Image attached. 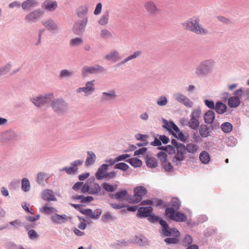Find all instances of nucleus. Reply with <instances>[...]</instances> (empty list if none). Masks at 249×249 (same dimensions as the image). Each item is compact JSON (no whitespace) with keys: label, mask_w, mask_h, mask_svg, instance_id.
<instances>
[{"label":"nucleus","mask_w":249,"mask_h":249,"mask_svg":"<svg viewBox=\"0 0 249 249\" xmlns=\"http://www.w3.org/2000/svg\"><path fill=\"white\" fill-rule=\"evenodd\" d=\"M184 29L193 32L197 35H206L209 31L199 23L198 18L195 17L189 19L182 23Z\"/></svg>","instance_id":"1"},{"label":"nucleus","mask_w":249,"mask_h":249,"mask_svg":"<svg viewBox=\"0 0 249 249\" xmlns=\"http://www.w3.org/2000/svg\"><path fill=\"white\" fill-rule=\"evenodd\" d=\"M215 64V61L213 59H207L202 61L196 69V75L197 76L204 77L212 73Z\"/></svg>","instance_id":"2"},{"label":"nucleus","mask_w":249,"mask_h":249,"mask_svg":"<svg viewBox=\"0 0 249 249\" xmlns=\"http://www.w3.org/2000/svg\"><path fill=\"white\" fill-rule=\"evenodd\" d=\"M53 98V94L47 93L34 95L30 98V101L37 107H41L49 104Z\"/></svg>","instance_id":"3"},{"label":"nucleus","mask_w":249,"mask_h":249,"mask_svg":"<svg viewBox=\"0 0 249 249\" xmlns=\"http://www.w3.org/2000/svg\"><path fill=\"white\" fill-rule=\"evenodd\" d=\"M201 114V110L200 108H196L192 110L190 114V120L186 121L188 126L192 129L196 130L199 126V119Z\"/></svg>","instance_id":"4"},{"label":"nucleus","mask_w":249,"mask_h":249,"mask_svg":"<svg viewBox=\"0 0 249 249\" xmlns=\"http://www.w3.org/2000/svg\"><path fill=\"white\" fill-rule=\"evenodd\" d=\"M51 101V107L57 114L61 115L66 112L68 105L64 99L62 98L53 99Z\"/></svg>","instance_id":"5"},{"label":"nucleus","mask_w":249,"mask_h":249,"mask_svg":"<svg viewBox=\"0 0 249 249\" xmlns=\"http://www.w3.org/2000/svg\"><path fill=\"white\" fill-rule=\"evenodd\" d=\"M177 152L173 159V162L177 166L180 165L186 159V152H185L184 144L177 145Z\"/></svg>","instance_id":"6"},{"label":"nucleus","mask_w":249,"mask_h":249,"mask_svg":"<svg viewBox=\"0 0 249 249\" xmlns=\"http://www.w3.org/2000/svg\"><path fill=\"white\" fill-rule=\"evenodd\" d=\"M146 189L142 186L135 187L133 190V196L128 199L130 203H137L142 201L143 197L146 194Z\"/></svg>","instance_id":"7"},{"label":"nucleus","mask_w":249,"mask_h":249,"mask_svg":"<svg viewBox=\"0 0 249 249\" xmlns=\"http://www.w3.org/2000/svg\"><path fill=\"white\" fill-rule=\"evenodd\" d=\"M89 180L90 179L84 184L83 193L92 195H98L101 190L100 186L95 182H89Z\"/></svg>","instance_id":"8"},{"label":"nucleus","mask_w":249,"mask_h":249,"mask_svg":"<svg viewBox=\"0 0 249 249\" xmlns=\"http://www.w3.org/2000/svg\"><path fill=\"white\" fill-rule=\"evenodd\" d=\"M95 91V81H87L84 87L78 88L75 91L77 93H83L85 96H89L93 94Z\"/></svg>","instance_id":"9"},{"label":"nucleus","mask_w":249,"mask_h":249,"mask_svg":"<svg viewBox=\"0 0 249 249\" xmlns=\"http://www.w3.org/2000/svg\"><path fill=\"white\" fill-rule=\"evenodd\" d=\"M166 216L171 219L177 222H184L187 220V216L184 213L177 212L171 208H167L165 211Z\"/></svg>","instance_id":"10"},{"label":"nucleus","mask_w":249,"mask_h":249,"mask_svg":"<svg viewBox=\"0 0 249 249\" xmlns=\"http://www.w3.org/2000/svg\"><path fill=\"white\" fill-rule=\"evenodd\" d=\"M173 96L176 101L182 104L185 107L191 108L193 107V102L182 93L177 92L174 93Z\"/></svg>","instance_id":"11"},{"label":"nucleus","mask_w":249,"mask_h":249,"mask_svg":"<svg viewBox=\"0 0 249 249\" xmlns=\"http://www.w3.org/2000/svg\"><path fill=\"white\" fill-rule=\"evenodd\" d=\"M43 14V11L41 9L33 10L26 15L25 20L28 23L37 22L42 18Z\"/></svg>","instance_id":"12"},{"label":"nucleus","mask_w":249,"mask_h":249,"mask_svg":"<svg viewBox=\"0 0 249 249\" xmlns=\"http://www.w3.org/2000/svg\"><path fill=\"white\" fill-rule=\"evenodd\" d=\"M160 224L162 227V233L165 236H171L178 237L179 233L178 230L175 228L170 229L167 222L163 220H159Z\"/></svg>","instance_id":"13"},{"label":"nucleus","mask_w":249,"mask_h":249,"mask_svg":"<svg viewBox=\"0 0 249 249\" xmlns=\"http://www.w3.org/2000/svg\"><path fill=\"white\" fill-rule=\"evenodd\" d=\"M244 94V91L243 89H240L235 90L233 95L234 96L231 97L228 100V105L231 107H236L240 104V98Z\"/></svg>","instance_id":"14"},{"label":"nucleus","mask_w":249,"mask_h":249,"mask_svg":"<svg viewBox=\"0 0 249 249\" xmlns=\"http://www.w3.org/2000/svg\"><path fill=\"white\" fill-rule=\"evenodd\" d=\"M87 21L88 18H86L75 22L72 29L73 33L76 35L82 34L85 30Z\"/></svg>","instance_id":"15"},{"label":"nucleus","mask_w":249,"mask_h":249,"mask_svg":"<svg viewBox=\"0 0 249 249\" xmlns=\"http://www.w3.org/2000/svg\"><path fill=\"white\" fill-rule=\"evenodd\" d=\"M143 6L146 11L151 16L156 15L160 11V9L153 0H146Z\"/></svg>","instance_id":"16"},{"label":"nucleus","mask_w":249,"mask_h":249,"mask_svg":"<svg viewBox=\"0 0 249 249\" xmlns=\"http://www.w3.org/2000/svg\"><path fill=\"white\" fill-rule=\"evenodd\" d=\"M42 24L48 31L53 33L56 32L58 29L57 23L51 18L44 19L42 21Z\"/></svg>","instance_id":"17"},{"label":"nucleus","mask_w":249,"mask_h":249,"mask_svg":"<svg viewBox=\"0 0 249 249\" xmlns=\"http://www.w3.org/2000/svg\"><path fill=\"white\" fill-rule=\"evenodd\" d=\"M18 136V135L16 132L10 129L3 132L1 134V139L2 142H7L9 141L16 140Z\"/></svg>","instance_id":"18"},{"label":"nucleus","mask_w":249,"mask_h":249,"mask_svg":"<svg viewBox=\"0 0 249 249\" xmlns=\"http://www.w3.org/2000/svg\"><path fill=\"white\" fill-rule=\"evenodd\" d=\"M104 58L110 62L115 63L119 61L122 58V56L118 51L113 50L107 53Z\"/></svg>","instance_id":"19"},{"label":"nucleus","mask_w":249,"mask_h":249,"mask_svg":"<svg viewBox=\"0 0 249 249\" xmlns=\"http://www.w3.org/2000/svg\"><path fill=\"white\" fill-rule=\"evenodd\" d=\"M41 196L42 199L45 201L48 202L57 201L54 192L50 189H45L43 191Z\"/></svg>","instance_id":"20"},{"label":"nucleus","mask_w":249,"mask_h":249,"mask_svg":"<svg viewBox=\"0 0 249 249\" xmlns=\"http://www.w3.org/2000/svg\"><path fill=\"white\" fill-rule=\"evenodd\" d=\"M57 2L54 0H45L42 7L49 12H53L57 8Z\"/></svg>","instance_id":"21"},{"label":"nucleus","mask_w":249,"mask_h":249,"mask_svg":"<svg viewBox=\"0 0 249 249\" xmlns=\"http://www.w3.org/2000/svg\"><path fill=\"white\" fill-rule=\"evenodd\" d=\"M117 97L116 92L111 89L107 92H103L101 94V99L104 102H108L113 101Z\"/></svg>","instance_id":"22"},{"label":"nucleus","mask_w":249,"mask_h":249,"mask_svg":"<svg viewBox=\"0 0 249 249\" xmlns=\"http://www.w3.org/2000/svg\"><path fill=\"white\" fill-rule=\"evenodd\" d=\"M51 220L53 224L59 225L67 221L68 220V217L66 214L59 215L55 213L51 216Z\"/></svg>","instance_id":"23"},{"label":"nucleus","mask_w":249,"mask_h":249,"mask_svg":"<svg viewBox=\"0 0 249 249\" xmlns=\"http://www.w3.org/2000/svg\"><path fill=\"white\" fill-rule=\"evenodd\" d=\"M80 212L84 214L88 215L93 219H98L102 213L101 210H97L96 211H92L91 209H81Z\"/></svg>","instance_id":"24"},{"label":"nucleus","mask_w":249,"mask_h":249,"mask_svg":"<svg viewBox=\"0 0 249 249\" xmlns=\"http://www.w3.org/2000/svg\"><path fill=\"white\" fill-rule=\"evenodd\" d=\"M101 68L99 65L95 66H85L82 69V74L84 76H87L89 74H94L97 72Z\"/></svg>","instance_id":"25"},{"label":"nucleus","mask_w":249,"mask_h":249,"mask_svg":"<svg viewBox=\"0 0 249 249\" xmlns=\"http://www.w3.org/2000/svg\"><path fill=\"white\" fill-rule=\"evenodd\" d=\"M108 170L107 165H101L98 169L96 174V178L98 180H101L106 177L107 170Z\"/></svg>","instance_id":"26"},{"label":"nucleus","mask_w":249,"mask_h":249,"mask_svg":"<svg viewBox=\"0 0 249 249\" xmlns=\"http://www.w3.org/2000/svg\"><path fill=\"white\" fill-rule=\"evenodd\" d=\"M142 54V52L141 51H135L131 55L126 57L124 58L122 61H121L119 63L120 65H124L127 64L129 61L136 59L141 56Z\"/></svg>","instance_id":"27"},{"label":"nucleus","mask_w":249,"mask_h":249,"mask_svg":"<svg viewBox=\"0 0 249 249\" xmlns=\"http://www.w3.org/2000/svg\"><path fill=\"white\" fill-rule=\"evenodd\" d=\"M152 210L153 209L150 206L140 208L138 209L137 215L139 217H148L150 216Z\"/></svg>","instance_id":"28"},{"label":"nucleus","mask_w":249,"mask_h":249,"mask_svg":"<svg viewBox=\"0 0 249 249\" xmlns=\"http://www.w3.org/2000/svg\"><path fill=\"white\" fill-rule=\"evenodd\" d=\"M21 4L22 8L24 10H28L31 8L36 7L37 5V2L36 0H26Z\"/></svg>","instance_id":"29"},{"label":"nucleus","mask_w":249,"mask_h":249,"mask_svg":"<svg viewBox=\"0 0 249 249\" xmlns=\"http://www.w3.org/2000/svg\"><path fill=\"white\" fill-rule=\"evenodd\" d=\"M49 178V174L43 172H39L37 174L36 181L39 185H43L44 182L47 181Z\"/></svg>","instance_id":"30"},{"label":"nucleus","mask_w":249,"mask_h":249,"mask_svg":"<svg viewBox=\"0 0 249 249\" xmlns=\"http://www.w3.org/2000/svg\"><path fill=\"white\" fill-rule=\"evenodd\" d=\"M215 118V113L212 110L207 111L204 115L205 123L207 124H210L213 123Z\"/></svg>","instance_id":"31"},{"label":"nucleus","mask_w":249,"mask_h":249,"mask_svg":"<svg viewBox=\"0 0 249 249\" xmlns=\"http://www.w3.org/2000/svg\"><path fill=\"white\" fill-rule=\"evenodd\" d=\"M109 18V12L108 11H107L105 12L100 17V18L98 20V23L101 26H106L108 23Z\"/></svg>","instance_id":"32"},{"label":"nucleus","mask_w":249,"mask_h":249,"mask_svg":"<svg viewBox=\"0 0 249 249\" xmlns=\"http://www.w3.org/2000/svg\"><path fill=\"white\" fill-rule=\"evenodd\" d=\"M88 156L85 161V165L89 166L95 163L96 156L92 151H88Z\"/></svg>","instance_id":"33"},{"label":"nucleus","mask_w":249,"mask_h":249,"mask_svg":"<svg viewBox=\"0 0 249 249\" xmlns=\"http://www.w3.org/2000/svg\"><path fill=\"white\" fill-rule=\"evenodd\" d=\"M215 111L219 114L224 113L227 110L226 106L221 102H217L214 107Z\"/></svg>","instance_id":"34"},{"label":"nucleus","mask_w":249,"mask_h":249,"mask_svg":"<svg viewBox=\"0 0 249 249\" xmlns=\"http://www.w3.org/2000/svg\"><path fill=\"white\" fill-rule=\"evenodd\" d=\"M84 43L83 39L79 37H76L70 40L69 45L72 47H78L81 46Z\"/></svg>","instance_id":"35"},{"label":"nucleus","mask_w":249,"mask_h":249,"mask_svg":"<svg viewBox=\"0 0 249 249\" xmlns=\"http://www.w3.org/2000/svg\"><path fill=\"white\" fill-rule=\"evenodd\" d=\"M132 241L134 243L141 245H145L147 242V239L142 235L135 236Z\"/></svg>","instance_id":"36"},{"label":"nucleus","mask_w":249,"mask_h":249,"mask_svg":"<svg viewBox=\"0 0 249 249\" xmlns=\"http://www.w3.org/2000/svg\"><path fill=\"white\" fill-rule=\"evenodd\" d=\"M74 73L71 71L64 69L60 71L59 75V77L60 79L69 78L71 77Z\"/></svg>","instance_id":"37"},{"label":"nucleus","mask_w":249,"mask_h":249,"mask_svg":"<svg viewBox=\"0 0 249 249\" xmlns=\"http://www.w3.org/2000/svg\"><path fill=\"white\" fill-rule=\"evenodd\" d=\"M199 159L203 164H207L210 160V157L208 153L205 151H202L199 155Z\"/></svg>","instance_id":"38"},{"label":"nucleus","mask_w":249,"mask_h":249,"mask_svg":"<svg viewBox=\"0 0 249 249\" xmlns=\"http://www.w3.org/2000/svg\"><path fill=\"white\" fill-rule=\"evenodd\" d=\"M89 7L87 5H84L79 7L77 11V14L79 17H84L88 13Z\"/></svg>","instance_id":"39"},{"label":"nucleus","mask_w":249,"mask_h":249,"mask_svg":"<svg viewBox=\"0 0 249 249\" xmlns=\"http://www.w3.org/2000/svg\"><path fill=\"white\" fill-rule=\"evenodd\" d=\"M12 65L11 63H8L0 68V76L7 74L11 70Z\"/></svg>","instance_id":"40"},{"label":"nucleus","mask_w":249,"mask_h":249,"mask_svg":"<svg viewBox=\"0 0 249 249\" xmlns=\"http://www.w3.org/2000/svg\"><path fill=\"white\" fill-rule=\"evenodd\" d=\"M12 65L11 63H8L0 68V76L7 74L11 70Z\"/></svg>","instance_id":"41"},{"label":"nucleus","mask_w":249,"mask_h":249,"mask_svg":"<svg viewBox=\"0 0 249 249\" xmlns=\"http://www.w3.org/2000/svg\"><path fill=\"white\" fill-rule=\"evenodd\" d=\"M21 189L25 192H29L31 189V185L28 178H24L21 180Z\"/></svg>","instance_id":"42"},{"label":"nucleus","mask_w":249,"mask_h":249,"mask_svg":"<svg viewBox=\"0 0 249 249\" xmlns=\"http://www.w3.org/2000/svg\"><path fill=\"white\" fill-rule=\"evenodd\" d=\"M40 211L45 213L52 214L55 213L57 211L54 207H49L47 205H45L44 207L40 208Z\"/></svg>","instance_id":"43"},{"label":"nucleus","mask_w":249,"mask_h":249,"mask_svg":"<svg viewBox=\"0 0 249 249\" xmlns=\"http://www.w3.org/2000/svg\"><path fill=\"white\" fill-rule=\"evenodd\" d=\"M185 152L187 151L189 153L194 154L196 153L198 149V147L195 144L189 143L186 146H185Z\"/></svg>","instance_id":"44"},{"label":"nucleus","mask_w":249,"mask_h":249,"mask_svg":"<svg viewBox=\"0 0 249 249\" xmlns=\"http://www.w3.org/2000/svg\"><path fill=\"white\" fill-rule=\"evenodd\" d=\"M156 103L159 107L165 106L168 103L167 98L165 95H161L157 99Z\"/></svg>","instance_id":"45"},{"label":"nucleus","mask_w":249,"mask_h":249,"mask_svg":"<svg viewBox=\"0 0 249 249\" xmlns=\"http://www.w3.org/2000/svg\"><path fill=\"white\" fill-rule=\"evenodd\" d=\"M199 132L202 137H207L209 135V131L206 125L202 124L199 127Z\"/></svg>","instance_id":"46"},{"label":"nucleus","mask_w":249,"mask_h":249,"mask_svg":"<svg viewBox=\"0 0 249 249\" xmlns=\"http://www.w3.org/2000/svg\"><path fill=\"white\" fill-rule=\"evenodd\" d=\"M159 149L163 150L166 153H168L169 154H173L175 153L176 147L171 145H168L166 146H161L158 148Z\"/></svg>","instance_id":"47"},{"label":"nucleus","mask_w":249,"mask_h":249,"mask_svg":"<svg viewBox=\"0 0 249 249\" xmlns=\"http://www.w3.org/2000/svg\"><path fill=\"white\" fill-rule=\"evenodd\" d=\"M170 208L173 209L174 211H177L179 208L180 202L179 199L177 198H173L170 201Z\"/></svg>","instance_id":"48"},{"label":"nucleus","mask_w":249,"mask_h":249,"mask_svg":"<svg viewBox=\"0 0 249 249\" xmlns=\"http://www.w3.org/2000/svg\"><path fill=\"white\" fill-rule=\"evenodd\" d=\"M221 128L225 133H229L232 129V125L230 123L225 122L221 124Z\"/></svg>","instance_id":"49"},{"label":"nucleus","mask_w":249,"mask_h":249,"mask_svg":"<svg viewBox=\"0 0 249 249\" xmlns=\"http://www.w3.org/2000/svg\"><path fill=\"white\" fill-rule=\"evenodd\" d=\"M127 194V191L125 190L121 191L116 193L112 197L118 200H122L124 199V197Z\"/></svg>","instance_id":"50"},{"label":"nucleus","mask_w":249,"mask_h":249,"mask_svg":"<svg viewBox=\"0 0 249 249\" xmlns=\"http://www.w3.org/2000/svg\"><path fill=\"white\" fill-rule=\"evenodd\" d=\"M182 242L184 246H189L193 243V238L190 235L186 234L182 238Z\"/></svg>","instance_id":"51"},{"label":"nucleus","mask_w":249,"mask_h":249,"mask_svg":"<svg viewBox=\"0 0 249 249\" xmlns=\"http://www.w3.org/2000/svg\"><path fill=\"white\" fill-rule=\"evenodd\" d=\"M146 162L147 166L149 168H153L157 166L156 160L154 158L148 157Z\"/></svg>","instance_id":"52"},{"label":"nucleus","mask_w":249,"mask_h":249,"mask_svg":"<svg viewBox=\"0 0 249 249\" xmlns=\"http://www.w3.org/2000/svg\"><path fill=\"white\" fill-rule=\"evenodd\" d=\"M126 161L134 167H139L142 165V161L137 158H132Z\"/></svg>","instance_id":"53"},{"label":"nucleus","mask_w":249,"mask_h":249,"mask_svg":"<svg viewBox=\"0 0 249 249\" xmlns=\"http://www.w3.org/2000/svg\"><path fill=\"white\" fill-rule=\"evenodd\" d=\"M103 187L107 192H112L117 189V185L113 186L108 183L105 182L103 183Z\"/></svg>","instance_id":"54"},{"label":"nucleus","mask_w":249,"mask_h":249,"mask_svg":"<svg viewBox=\"0 0 249 249\" xmlns=\"http://www.w3.org/2000/svg\"><path fill=\"white\" fill-rule=\"evenodd\" d=\"M100 36L102 38L107 39L112 36L111 32L107 29H104L101 31Z\"/></svg>","instance_id":"55"},{"label":"nucleus","mask_w":249,"mask_h":249,"mask_svg":"<svg viewBox=\"0 0 249 249\" xmlns=\"http://www.w3.org/2000/svg\"><path fill=\"white\" fill-rule=\"evenodd\" d=\"M163 127L167 129L169 131H171V129L174 125V123L172 121H168L165 119H162Z\"/></svg>","instance_id":"56"},{"label":"nucleus","mask_w":249,"mask_h":249,"mask_svg":"<svg viewBox=\"0 0 249 249\" xmlns=\"http://www.w3.org/2000/svg\"><path fill=\"white\" fill-rule=\"evenodd\" d=\"M114 167L115 169H120L123 171H125L128 169L129 166L125 163L120 162L116 164Z\"/></svg>","instance_id":"57"},{"label":"nucleus","mask_w":249,"mask_h":249,"mask_svg":"<svg viewBox=\"0 0 249 249\" xmlns=\"http://www.w3.org/2000/svg\"><path fill=\"white\" fill-rule=\"evenodd\" d=\"M59 171H65L68 174H74L77 172H76V169L72 167L71 166L69 167H64L63 168L59 169Z\"/></svg>","instance_id":"58"},{"label":"nucleus","mask_w":249,"mask_h":249,"mask_svg":"<svg viewBox=\"0 0 249 249\" xmlns=\"http://www.w3.org/2000/svg\"><path fill=\"white\" fill-rule=\"evenodd\" d=\"M113 220V217L109 213H107L104 214L102 216V220L105 223Z\"/></svg>","instance_id":"59"},{"label":"nucleus","mask_w":249,"mask_h":249,"mask_svg":"<svg viewBox=\"0 0 249 249\" xmlns=\"http://www.w3.org/2000/svg\"><path fill=\"white\" fill-rule=\"evenodd\" d=\"M84 184L82 182H78L73 186L72 188L75 191H80L83 193V188L84 186Z\"/></svg>","instance_id":"60"},{"label":"nucleus","mask_w":249,"mask_h":249,"mask_svg":"<svg viewBox=\"0 0 249 249\" xmlns=\"http://www.w3.org/2000/svg\"><path fill=\"white\" fill-rule=\"evenodd\" d=\"M158 157L162 163L167 161V155L164 151L160 152L158 154Z\"/></svg>","instance_id":"61"},{"label":"nucleus","mask_w":249,"mask_h":249,"mask_svg":"<svg viewBox=\"0 0 249 249\" xmlns=\"http://www.w3.org/2000/svg\"><path fill=\"white\" fill-rule=\"evenodd\" d=\"M28 235L30 239L32 240H36L38 237V235L36 231L31 230L28 231Z\"/></svg>","instance_id":"62"},{"label":"nucleus","mask_w":249,"mask_h":249,"mask_svg":"<svg viewBox=\"0 0 249 249\" xmlns=\"http://www.w3.org/2000/svg\"><path fill=\"white\" fill-rule=\"evenodd\" d=\"M83 160H77L71 162V165L72 167L76 169V172H77L78 170L77 166L81 165L83 164Z\"/></svg>","instance_id":"63"},{"label":"nucleus","mask_w":249,"mask_h":249,"mask_svg":"<svg viewBox=\"0 0 249 249\" xmlns=\"http://www.w3.org/2000/svg\"><path fill=\"white\" fill-rule=\"evenodd\" d=\"M21 6L20 2L17 0L10 3L8 5V7L10 9L19 8Z\"/></svg>","instance_id":"64"}]
</instances>
